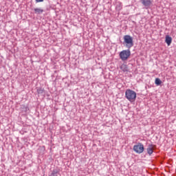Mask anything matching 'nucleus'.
I'll use <instances>...</instances> for the list:
<instances>
[{
  "label": "nucleus",
  "mask_w": 176,
  "mask_h": 176,
  "mask_svg": "<svg viewBox=\"0 0 176 176\" xmlns=\"http://www.w3.org/2000/svg\"><path fill=\"white\" fill-rule=\"evenodd\" d=\"M125 97L129 101H135L137 98V93L131 89H126L125 91Z\"/></svg>",
  "instance_id": "f03ea898"
},
{
  "label": "nucleus",
  "mask_w": 176,
  "mask_h": 176,
  "mask_svg": "<svg viewBox=\"0 0 176 176\" xmlns=\"http://www.w3.org/2000/svg\"><path fill=\"white\" fill-rule=\"evenodd\" d=\"M34 13L36 14H42L43 13V10L42 8H34Z\"/></svg>",
  "instance_id": "1a4fd4ad"
},
{
  "label": "nucleus",
  "mask_w": 176,
  "mask_h": 176,
  "mask_svg": "<svg viewBox=\"0 0 176 176\" xmlns=\"http://www.w3.org/2000/svg\"><path fill=\"white\" fill-rule=\"evenodd\" d=\"M124 42L123 45L127 47V49H131L134 46V41H133V38L130 35H125L123 37Z\"/></svg>",
  "instance_id": "f257e3e1"
},
{
  "label": "nucleus",
  "mask_w": 176,
  "mask_h": 176,
  "mask_svg": "<svg viewBox=\"0 0 176 176\" xmlns=\"http://www.w3.org/2000/svg\"><path fill=\"white\" fill-rule=\"evenodd\" d=\"M55 174H56V172H55V171H53V172L52 173V174H51V176H54Z\"/></svg>",
  "instance_id": "f8f14e48"
},
{
  "label": "nucleus",
  "mask_w": 176,
  "mask_h": 176,
  "mask_svg": "<svg viewBox=\"0 0 176 176\" xmlns=\"http://www.w3.org/2000/svg\"><path fill=\"white\" fill-rule=\"evenodd\" d=\"M120 69L123 71V72H127L129 71V67H127V65L122 64L120 66Z\"/></svg>",
  "instance_id": "6e6552de"
},
{
  "label": "nucleus",
  "mask_w": 176,
  "mask_h": 176,
  "mask_svg": "<svg viewBox=\"0 0 176 176\" xmlns=\"http://www.w3.org/2000/svg\"><path fill=\"white\" fill-rule=\"evenodd\" d=\"M141 3L145 8H149L151 5H152V1L151 0H141Z\"/></svg>",
  "instance_id": "39448f33"
},
{
  "label": "nucleus",
  "mask_w": 176,
  "mask_h": 176,
  "mask_svg": "<svg viewBox=\"0 0 176 176\" xmlns=\"http://www.w3.org/2000/svg\"><path fill=\"white\" fill-rule=\"evenodd\" d=\"M146 151L147 153L151 156L153 153V144H149Z\"/></svg>",
  "instance_id": "0eeeda50"
},
{
  "label": "nucleus",
  "mask_w": 176,
  "mask_h": 176,
  "mask_svg": "<svg viewBox=\"0 0 176 176\" xmlns=\"http://www.w3.org/2000/svg\"><path fill=\"white\" fill-rule=\"evenodd\" d=\"M37 93H38V94H45V89H43L42 88H38Z\"/></svg>",
  "instance_id": "9d476101"
},
{
  "label": "nucleus",
  "mask_w": 176,
  "mask_h": 176,
  "mask_svg": "<svg viewBox=\"0 0 176 176\" xmlns=\"http://www.w3.org/2000/svg\"><path fill=\"white\" fill-rule=\"evenodd\" d=\"M155 85H157V86L162 85V80H160V78H155Z\"/></svg>",
  "instance_id": "9b49d317"
},
{
  "label": "nucleus",
  "mask_w": 176,
  "mask_h": 176,
  "mask_svg": "<svg viewBox=\"0 0 176 176\" xmlns=\"http://www.w3.org/2000/svg\"><path fill=\"white\" fill-rule=\"evenodd\" d=\"M133 151L135 153L141 154L145 151V148L144 147V144L141 142H138L137 144L133 146Z\"/></svg>",
  "instance_id": "20e7f679"
},
{
  "label": "nucleus",
  "mask_w": 176,
  "mask_h": 176,
  "mask_svg": "<svg viewBox=\"0 0 176 176\" xmlns=\"http://www.w3.org/2000/svg\"><path fill=\"white\" fill-rule=\"evenodd\" d=\"M119 56L122 61H127L130 56H131V52L130 50H124L120 52Z\"/></svg>",
  "instance_id": "7ed1b4c3"
},
{
  "label": "nucleus",
  "mask_w": 176,
  "mask_h": 176,
  "mask_svg": "<svg viewBox=\"0 0 176 176\" xmlns=\"http://www.w3.org/2000/svg\"><path fill=\"white\" fill-rule=\"evenodd\" d=\"M165 42L167 43L168 46H170L171 45V43L173 42V38L171 36L166 35L165 38Z\"/></svg>",
  "instance_id": "423d86ee"
},
{
  "label": "nucleus",
  "mask_w": 176,
  "mask_h": 176,
  "mask_svg": "<svg viewBox=\"0 0 176 176\" xmlns=\"http://www.w3.org/2000/svg\"><path fill=\"white\" fill-rule=\"evenodd\" d=\"M28 111V107H25V111Z\"/></svg>",
  "instance_id": "4468645a"
},
{
  "label": "nucleus",
  "mask_w": 176,
  "mask_h": 176,
  "mask_svg": "<svg viewBox=\"0 0 176 176\" xmlns=\"http://www.w3.org/2000/svg\"><path fill=\"white\" fill-rule=\"evenodd\" d=\"M36 2H37V3L43 2V0H36Z\"/></svg>",
  "instance_id": "ddd939ff"
}]
</instances>
